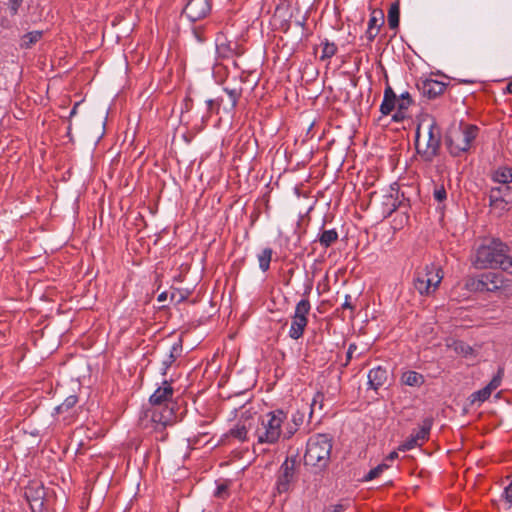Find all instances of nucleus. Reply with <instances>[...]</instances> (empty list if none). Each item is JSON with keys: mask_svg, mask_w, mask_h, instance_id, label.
Listing matches in <instances>:
<instances>
[{"mask_svg": "<svg viewBox=\"0 0 512 512\" xmlns=\"http://www.w3.org/2000/svg\"><path fill=\"white\" fill-rule=\"evenodd\" d=\"M272 253L273 251L271 248H265L260 254H258L259 267L263 272L269 269Z\"/></svg>", "mask_w": 512, "mask_h": 512, "instance_id": "nucleus-25", "label": "nucleus"}, {"mask_svg": "<svg viewBox=\"0 0 512 512\" xmlns=\"http://www.w3.org/2000/svg\"><path fill=\"white\" fill-rule=\"evenodd\" d=\"M400 381L410 387H420L425 382L424 376L416 371L403 372Z\"/></svg>", "mask_w": 512, "mask_h": 512, "instance_id": "nucleus-18", "label": "nucleus"}, {"mask_svg": "<svg viewBox=\"0 0 512 512\" xmlns=\"http://www.w3.org/2000/svg\"><path fill=\"white\" fill-rule=\"evenodd\" d=\"M418 444V440L415 438V436H411L409 439H407L405 442H403L400 446H399V450L400 451H408V450H411L413 448H415Z\"/></svg>", "mask_w": 512, "mask_h": 512, "instance_id": "nucleus-36", "label": "nucleus"}, {"mask_svg": "<svg viewBox=\"0 0 512 512\" xmlns=\"http://www.w3.org/2000/svg\"><path fill=\"white\" fill-rule=\"evenodd\" d=\"M442 279L441 268L431 264L416 271L413 284L419 294L430 295L437 289Z\"/></svg>", "mask_w": 512, "mask_h": 512, "instance_id": "nucleus-7", "label": "nucleus"}, {"mask_svg": "<svg viewBox=\"0 0 512 512\" xmlns=\"http://www.w3.org/2000/svg\"><path fill=\"white\" fill-rule=\"evenodd\" d=\"M491 395V392L489 391V388H487L486 386L474 393L471 394L470 396V400H471V403H475L476 401L478 402H484L486 401Z\"/></svg>", "mask_w": 512, "mask_h": 512, "instance_id": "nucleus-31", "label": "nucleus"}, {"mask_svg": "<svg viewBox=\"0 0 512 512\" xmlns=\"http://www.w3.org/2000/svg\"><path fill=\"white\" fill-rule=\"evenodd\" d=\"M322 401H323V394L318 393V394L314 397L313 402H312V404H311V413L313 412V410H314V408H315V406H316L317 404H319V407H320V408H322Z\"/></svg>", "mask_w": 512, "mask_h": 512, "instance_id": "nucleus-43", "label": "nucleus"}, {"mask_svg": "<svg viewBox=\"0 0 512 512\" xmlns=\"http://www.w3.org/2000/svg\"><path fill=\"white\" fill-rule=\"evenodd\" d=\"M173 362H170V358L169 356H167V358L163 361L162 365H163V368H162V373L165 375L166 374V371L167 369L171 366Z\"/></svg>", "mask_w": 512, "mask_h": 512, "instance_id": "nucleus-45", "label": "nucleus"}, {"mask_svg": "<svg viewBox=\"0 0 512 512\" xmlns=\"http://www.w3.org/2000/svg\"><path fill=\"white\" fill-rule=\"evenodd\" d=\"M311 310L309 299H301L295 307L294 315L289 329V337L298 340L304 334L305 328L308 324L307 315Z\"/></svg>", "mask_w": 512, "mask_h": 512, "instance_id": "nucleus-8", "label": "nucleus"}, {"mask_svg": "<svg viewBox=\"0 0 512 512\" xmlns=\"http://www.w3.org/2000/svg\"><path fill=\"white\" fill-rule=\"evenodd\" d=\"M299 466L297 457H287L279 468L277 476V491L279 493L287 492L291 483L295 479L296 469Z\"/></svg>", "mask_w": 512, "mask_h": 512, "instance_id": "nucleus-9", "label": "nucleus"}, {"mask_svg": "<svg viewBox=\"0 0 512 512\" xmlns=\"http://www.w3.org/2000/svg\"><path fill=\"white\" fill-rule=\"evenodd\" d=\"M397 106L399 110H407L412 104V98L408 92H404L397 99Z\"/></svg>", "mask_w": 512, "mask_h": 512, "instance_id": "nucleus-32", "label": "nucleus"}, {"mask_svg": "<svg viewBox=\"0 0 512 512\" xmlns=\"http://www.w3.org/2000/svg\"><path fill=\"white\" fill-rule=\"evenodd\" d=\"M453 348L457 354L465 357L472 355L474 352L473 348L470 345L464 343L463 341L454 342Z\"/></svg>", "mask_w": 512, "mask_h": 512, "instance_id": "nucleus-29", "label": "nucleus"}, {"mask_svg": "<svg viewBox=\"0 0 512 512\" xmlns=\"http://www.w3.org/2000/svg\"><path fill=\"white\" fill-rule=\"evenodd\" d=\"M173 396V388L170 383L164 381L163 386L159 387L151 396L150 403L153 405H161Z\"/></svg>", "mask_w": 512, "mask_h": 512, "instance_id": "nucleus-15", "label": "nucleus"}, {"mask_svg": "<svg viewBox=\"0 0 512 512\" xmlns=\"http://www.w3.org/2000/svg\"><path fill=\"white\" fill-rule=\"evenodd\" d=\"M350 299H351V296L350 295H346L345 296V302L343 303L342 307L343 308H347V309H353L351 303H350Z\"/></svg>", "mask_w": 512, "mask_h": 512, "instance_id": "nucleus-47", "label": "nucleus"}, {"mask_svg": "<svg viewBox=\"0 0 512 512\" xmlns=\"http://www.w3.org/2000/svg\"><path fill=\"white\" fill-rule=\"evenodd\" d=\"M441 145V129L432 117L422 119L415 135L417 153L425 161H432L439 152Z\"/></svg>", "mask_w": 512, "mask_h": 512, "instance_id": "nucleus-1", "label": "nucleus"}, {"mask_svg": "<svg viewBox=\"0 0 512 512\" xmlns=\"http://www.w3.org/2000/svg\"><path fill=\"white\" fill-rule=\"evenodd\" d=\"M405 112H406V110H399V107L397 106V111L392 116L393 121H395V122L403 121L406 118Z\"/></svg>", "mask_w": 512, "mask_h": 512, "instance_id": "nucleus-40", "label": "nucleus"}, {"mask_svg": "<svg viewBox=\"0 0 512 512\" xmlns=\"http://www.w3.org/2000/svg\"><path fill=\"white\" fill-rule=\"evenodd\" d=\"M45 492L42 486L33 487L30 486L25 490V497L30 503L31 509L34 510L35 506L41 507L43 505V498Z\"/></svg>", "mask_w": 512, "mask_h": 512, "instance_id": "nucleus-16", "label": "nucleus"}, {"mask_svg": "<svg viewBox=\"0 0 512 512\" xmlns=\"http://www.w3.org/2000/svg\"><path fill=\"white\" fill-rule=\"evenodd\" d=\"M42 36L43 32L39 30L28 32L21 37L20 47L23 49H30L41 40Z\"/></svg>", "mask_w": 512, "mask_h": 512, "instance_id": "nucleus-20", "label": "nucleus"}, {"mask_svg": "<svg viewBox=\"0 0 512 512\" xmlns=\"http://www.w3.org/2000/svg\"><path fill=\"white\" fill-rule=\"evenodd\" d=\"M224 92L228 95L229 99V109L232 110L236 107L238 99L242 95V87L234 86V87H225Z\"/></svg>", "mask_w": 512, "mask_h": 512, "instance_id": "nucleus-24", "label": "nucleus"}, {"mask_svg": "<svg viewBox=\"0 0 512 512\" xmlns=\"http://www.w3.org/2000/svg\"><path fill=\"white\" fill-rule=\"evenodd\" d=\"M506 91L512 94V80L507 84Z\"/></svg>", "mask_w": 512, "mask_h": 512, "instance_id": "nucleus-55", "label": "nucleus"}, {"mask_svg": "<svg viewBox=\"0 0 512 512\" xmlns=\"http://www.w3.org/2000/svg\"><path fill=\"white\" fill-rule=\"evenodd\" d=\"M505 498L509 505L512 503V482L509 484V486L505 489Z\"/></svg>", "mask_w": 512, "mask_h": 512, "instance_id": "nucleus-44", "label": "nucleus"}, {"mask_svg": "<svg viewBox=\"0 0 512 512\" xmlns=\"http://www.w3.org/2000/svg\"><path fill=\"white\" fill-rule=\"evenodd\" d=\"M388 25L391 29L399 26L400 6L398 2L392 3L388 11Z\"/></svg>", "mask_w": 512, "mask_h": 512, "instance_id": "nucleus-23", "label": "nucleus"}, {"mask_svg": "<svg viewBox=\"0 0 512 512\" xmlns=\"http://www.w3.org/2000/svg\"><path fill=\"white\" fill-rule=\"evenodd\" d=\"M502 373L503 369H499L497 375L494 376L492 380L489 382V384L486 386L487 388H489V391L491 393L493 390L497 389L500 386L502 380Z\"/></svg>", "mask_w": 512, "mask_h": 512, "instance_id": "nucleus-35", "label": "nucleus"}, {"mask_svg": "<svg viewBox=\"0 0 512 512\" xmlns=\"http://www.w3.org/2000/svg\"><path fill=\"white\" fill-rule=\"evenodd\" d=\"M210 3L208 0H189L186 4L183 13L192 22L203 19L210 12Z\"/></svg>", "mask_w": 512, "mask_h": 512, "instance_id": "nucleus-11", "label": "nucleus"}, {"mask_svg": "<svg viewBox=\"0 0 512 512\" xmlns=\"http://www.w3.org/2000/svg\"><path fill=\"white\" fill-rule=\"evenodd\" d=\"M512 202V188L508 185L494 187L489 193V205L493 210L502 213L508 210V205Z\"/></svg>", "mask_w": 512, "mask_h": 512, "instance_id": "nucleus-10", "label": "nucleus"}, {"mask_svg": "<svg viewBox=\"0 0 512 512\" xmlns=\"http://www.w3.org/2000/svg\"><path fill=\"white\" fill-rule=\"evenodd\" d=\"M302 415H300L299 417H296V415L293 416V422L295 423L296 426H298L299 424L302 423Z\"/></svg>", "mask_w": 512, "mask_h": 512, "instance_id": "nucleus-51", "label": "nucleus"}, {"mask_svg": "<svg viewBox=\"0 0 512 512\" xmlns=\"http://www.w3.org/2000/svg\"><path fill=\"white\" fill-rule=\"evenodd\" d=\"M337 52V46L335 43L328 42L327 40L322 43V55L320 56L321 60L330 59Z\"/></svg>", "mask_w": 512, "mask_h": 512, "instance_id": "nucleus-28", "label": "nucleus"}, {"mask_svg": "<svg viewBox=\"0 0 512 512\" xmlns=\"http://www.w3.org/2000/svg\"><path fill=\"white\" fill-rule=\"evenodd\" d=\"M216 52L220 58H230L235 54L237 43L227 40L226 36L219 34L215 40Z\"/></svg>", "mask_w": 512, "mask_h": 512, "instance_id": "nucleus-13", "label": "nucleus"}, {"mask_svg": "<svg viewBox=\"0 0 512 512\" xmlns=\"http://www.w3.org/2000/svg\"><path fill=\"white\" fill-rule=\"evenodd\" d=\"M332 439L326 434H317L309 438L304 454V465L314 473L324 471L330 462Z\"/></svg>", "mask_w": 512, "mask_h": 512, "instance_id": "nucleus-3", "label": "nucleus"}, {"mask_svg": "<svg viewBox=\"0 0 512 512\" xmlns=\"http://www.w3.org/2000/svg\"><path fill=\"white\" fill-rule=\"evenodd\" d=\"M78 402V398L77 396L75 395H70L68 396L63 403H61L60 405H58L56 408H55V411L56 413H62V412H65V411H68L69 409H71L72 407H74L76 405V403Z\"/></svg>", "mask_w": 512, "mask_h": 512, "instance_id": "nucleus-30", "label": "nucleus"}, {"mask_svg": "<svg viewBox=\"0 0 512 512\" xmlns=\"http://www.w3.org/2000/svg\"><path fill=\"white\" fill-rule=\"evenodd\" d=\"M418 89L428 99H435L445 91L446 84L438 80L426 79L418 84Z\"/></svg>", "mask_w": 512, "mask_h": 512, "instance_id": "nucleus-12", "label": "nucleus"}, {"mask_svg": "<svg viewBox=\"0 0 512 512\" xmlns=\"http://www.w3.org/2000/svg\"><path fill=\"white\" fill-rule=\"evenodd\" d=\"M433 421L430 418L423 420L422 426L419 431L414 435L418 441H425L428 439Z\"/></svg>", "mask_w": 512, "mask_h": 512, "instance_id": "nucleus-27", "label": "nucleus"}, {"mask_svg": "<svg viewBox=\"0 0 512 512\" xmlns=\"http://www.w3.org/2000/svg\"><path fill=\"white\" fill-rule=\"evenodd\" d=\"M295 431H296V428L295 429L289 428V430L285 434V437L290 438L295 433Z\"/></svg>", "mask_w": 512, "mask_h": 512, "instance_id": "nucleus-54", "label": "nucleus"}, {"mask_svg": "<svg viewBox=\"0 0 512 512\" xmlns=\"http://www.w3.org/2000/svg\"><path fill=\"white\" fill-rule=\"evenodd\" d=\"M311 290H312V285L311 284L307 285L305 292L303 294V296L305 297L304 299H308V296L310 295Z\"/></svg>", "mask_w": 512, "mask_h": 512, "instance_id": "nucleus-49", "label": "nucleus"}, {"mask_svg": "<svg viewBox=\"0 0 512 512\" xmlns=\"http://www.w3.org/2000/svg\"><path fill=\"white\" fill-rule=\"evenodd\" d=\"M286 414L282 410H276L259 417L254 429V437L257 444H275L281 437L282 424Z\"/></svg>", "mask_w": 512, "mask_h": 512, "instance_id": "nucleus-4", "label": "nucleus"}, {"mask_svg": "<svg viewBox=\"0 0 512 512\" xmlns=\"http://www.w3.org/2000/svg\"><path fill=\"white\" fill-rule=\"evenodd\" d=\"M78 106H79V103H75L72 110L70 111V115H69L70 118L73 117L74 115H76Z\"/></svg>", "mask_w": 512, "mask_h": 512, "instance_id": "nucleus-52", "label": "nucleus"}, {"mask_svg": "<svg viewBox=\"0 0 512 512\" xmlns=\"http://www.w3.org/2000/svg\"><path fill=\"white\" fill-rule=\"evenodd\" d=\"M397 96L390 86L384 90L383 101L380 106V111L383 115H389L395 107H397Z\"/></svg>", "mask_w": 512, "mask_h": 512, "instance_id": "nucleus-17", "label": "nucleus"}, {"mask_svg": "<svg viewBox=\"0 0 512 512\" xmlns=\"http://www.w3.org/2000/svg\"><path fill=\"white\" fill-rule=\"evenodd\" d=\"M355 350H356V345L355 344H351L349 346V348H348V351H347V361H349L352 358V355H353Z\"/></svg>", "mask_w": 512, "mask_h": 512, "instance_id": "nucleus-46", "label": "nucleus"}, {"mask_svg": "<svg viewBox=\"0 0 512 512\" xmlns=\"http://www.w3.org/2000/svg\"><path fill=\"white\" fill-rule=\"evenodd\" d=\"M380 29L379 28H372V27H367V30L365 32V39L367 40V45L371 44L375 37L378 35Z\"/></svg>", "mask_w": 512, "mask_h": 512, "instance_id": "nucleus-37", "label": "nucleus"}, {"mask_svg": "<svg viewBox=\"0 0 512 512\" xmlns=\"http://www.w3.org/2000/svg\"><path fill=\"white\" fill-rule=\"evenodd\" d=\"M344 510V506L341 504L335 505L333 507V512H342Z\"/></svg>", "mask_w": 512, "mask_h": 512, "instance_id": "nucleus-53", "label": "nucleus"}, {"mask_svg": "<svg viewBox=\"0 0 512 512\" xmlns=\"http://www.w3.org/2000/svg\"><path fill=\"white\" fill-rule=\"evenodd\" d=\"M479 128L472 124L460 125V127L452 131L448 137L449 151L453 156H460L467 152L476 139Z\"/></svg>", "mask_w": 512, "mask_h": 512, "instance_id": "nucleus-5", "label": "nucleus"}, {"mask_svg": "<svg viewBox=\"0 0 512 512\" xmlns=\"http://www.w3.org/2000/svg\"><path fill=\"white\" fill-rule=\"evenodd\" d=\"M166 299V293H161L159 296H158V301L159 302H162Z\"/></svg>", "mask_w": 512, "mask_h": 512, "instance_id": "nucleus-56", "label": "nucleus"}, {"mask_svg": "<svg viewBox=\"0 0 512 512\" xmlns=\"http://www.w3.org/2000/svg\"><path fill=\"white\" fill-rule=\"evenodd\" d=\"M223 104H224V100H223L222 97H219V98H217L215 100L214 99H210V100L207 101L208 109L211 110V111L214 110V109L218 110L219 107L221 105H223Z\"/></svg>", "mask_w": 512, "mask_h": 512, "instance_id": "nucleus-38", "label": "nucleus"}, {"mask_svg": "<svg viewBox=\"0 0 512 512\" xmlns=\"http://www.w3.org/2000/svg\"><path fill=\"white\" fill-rule=\"evenodd\" d=\"M433 197L439 203H442L447 198V193L443 185L435 186Z\"/></svg>", "mask_w": 512, "mask_h": 512, "instance_id": "nucleus-34", "label": "nucleus"}, {"mask_svg": "<svg viewBox=\"0 0 512 512\" xmlns=\"http://www.w3.org/2000/svg\"><path fill=\"white\" fill-rule=\"evenodd\" d=\"M384 24V13L382 10L374 9L371 12L370 19L368 21V27L381 28Z\"/></svg>", "mask_w": 512, "mask_h": 512, "instance_id": "nucleus-26", "label": "nucleus"}, {"mask_svg": "<svg viewBox=\"0 0 512 512\" xmlns=\"http://www.w3.org/2000/svg\"><path fill=\"white\" fill-rule=\"evenodd\" d=\"M473 263L478 269L501 268L512 273V257L507 255V246L500 240L493 239L479 246Z\"/></svg>", "mask_w": 512, "mask_h": 512, "instance_id": "nucleus-2", "label": "nucleus"}, {"mask_svg": "<svg viewBox=\"0 0 512 512\" xmlns=\"http://www.w3.org/2000/svg\"><path fill=\"white\" fill-rule=\"evenodd\" d=\"M228 489V486L226 484H220L217 486V489L215 491V496L219 498H223L226 494Z\"/></svg>", "mask_w": 512, "mask_h": 512, "instance_id": "nucleus-42", "label": "nucleus"}, {"mask_svg": "<svg viewBox=\"0 0 512 512\" xmlns=\"http://www.w3.org/2000/svg\"><path fill=\"white\" fill-rule=\"evenodd\" d=\"M398 458V453L396 451H392L388 456L387 459L390 461H393L394 459Z\"/></svg>", "mask_w": 512, "mask_h": 512, "instance_id": "nucleus-50", "label": "nucleus"}, {"mask_svg": "<svg viewBox=\"0 0 512 512\" xmlns=\"http://www.w3.org/2000/svg\"><path fill=\"white\" fill-rule=\"evenodd\" d=\"M387 380L388 371L381 366L371 369L368 373V385L375 391L382 387Z\"/></svg>", "mask_w": 512, "mask_h": 512, "instance_id": "nucleus-14", "label": "nucleus"}, {"mask_svg": "<svg viewBox=\"0 0 512 512\" xmlns=\"http://www.w3.org/2000/svg\"><path fill=\"white\" fill-rule=\"evenodd\" d=\"M20 5L21 0H10L9 9L12 15H15L18 12Z\"/></svg>", "mask_w": 512, "mask_h": 512, "instance_id": "nucleus-41", "label": "nucleus"}, {"mask_svg": "<svg viewBox=\"0 0 512 512\" xmlns=\"http://www.w3.org/2000/svg\"><path fill=\"white\" fill-rule=\"evenodd\" d=\"M253 423L249 422L247 426L245 423L238 422L232 429H230L229 434L231 437L245 442L248 440V429L251 428Z\"/></svg>", "mask_w": 512, "mask_h": 512, "instance_id": "nucleus-19", "label": "nucleus"}, {"mask_svg": "<svg viewBox=\"0 0 512 512\" xmlns=\"http://www.w3.org/2000/svg\"><path fill=\"white\" fill-rule=\"evenodd\" d=\"M338 240V232L335 229L324 230L318 236V242L324 248H328Z\"/></svg>", "mask_w": 512, "mask_h": 512, "instance_id": "nucleus-21", "label": "nucleus"}, {"mask_svg": "<svg viewBox=\"0 0 512 512\" xmlns=\"http://www.w3.org/2000/svg\"><path fill=\"white\" fill-rule=\"evenodd\" d=\"M468 286L478 292H500L507 295L511 290V281L504 279L500 273L489 271L482 273L478 278L471 279Z\"/></svg>", "mask_w": 512, "mask_h": 512, "instance_id": "nucleus-6", "label": "nucleus"}, {"mask_svg": "<svg viewBox=\"0 0 512 512\" xmlns=\"http://www.w3.org/2000/svg\"><path fill=\"white\" fill-rule=\"evenodd\" d=\"M494 181L501 183L503 185H507L512 182V168L509 167H500L498 168L493 177Z\"/></svg>", "mask_w": 512, "mask_h": 512, "instance_id": "nucleus-22", "label": "nucleus"}, {"mask_svg": "<svg viewBox=\"0 0 512 512\" xmlns=\"http://www.w3.org/2000/svg\"><path fill=\"white\" fill-rule=\"evenodd\" d=\"M181 352V346L178 345V344H174L171 349H170V353H169V358H170V362H174L177 358V356L179 355V353Z\"/></svg>", "mask_w": 512, "mask_h": 512, "instance_id": "nucleus-39", "label": "nucleus"}, {"mask_svg": "<svg viewBox=\"0 0 512 512\" xmlns=\"http://www.w3.org/2000/svg\"><path fill=\"white\" fill-rule=\"evenodd\" d=\"M388 468L387 464H379L377 467L371 469L364 477V481H371L377 478L384 470Z\"/></svg>", "mask_w": 512, "mask_h": 512, "instance_id": "nucleus-33", "label": "nucleus"}, {"mask_svg": "<svg viewBox=\"0 0 512 512\" xmlns=\"http://www.w3.org/2000/svg\"><path fill=\"white\" fill-rule=\"evenodd\" d=\"M152 418H153V421H155V422H157V421L161 422V424H162L163 426H166V425L170 422V418H167V419H165L164 421H162V418H161V417H160L159 419H157V414H155V413L153 414V417H152Z\"/></svg>", "mask_w": 512, "mask_h": 512, "instance_id": "nucleus-48", "label": "nucleus"}]
</instances>
